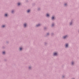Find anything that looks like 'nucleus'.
Wrapping results in <instances>:
<instances>
[{
	"instance_id": "obj_20",
	"label": "nucleus",
	"mask_w": 79,
	"mask_h": 79,
	"mask_svg": "<svg viewBox=\"0 0 79 79\" xmlns=\"http://www.w3.org/2000/svg\"><path fill=\"white\" fill-rule=\"evenodd\" d=\"M47 35H48V33L47 34Z\"/></svg>"
},
{
	"instance_id": "obj_11",
	"label": "nucleus",
	"mask_w": 79,
	"mask_h": 79,
	"mask_svg": "<svg viewBox=\"0 0 79 79\" xmlns=\"http://www.w3.org/2000/svg\"><path fill=\"white\" fill-rule=\"evenodd\" d=\"M5 16H7V14H5Z\"/></svg>"
},
{
	"instance_id": "obj_7",
	"label": "nucleus",
	"mask_w": 79,
	"mask_h": 79,
	"mask_svg": "<svg viewBox=\"0 0 79 79\" xmlns=\"http://www.w3.org/2000/svg\"><path fill=\"white\" fill-rule=\"evenodd\" d=\"M30 11V10H28L27 11V13H29V12Z\"/></svg>"
},
{
	"instance_id": "obj_18",
	"label": "nucleus",
	"mask_w": 79,
	"mask_h": 79,
	"mask_svg": "<svg viewBox=\"0 0 79 79\" xmlns=\"http://www.w3.org/2000/svg\"><path fill=\"white\" fill-rule=\"evenodd\" d=\"M65 6H66V4H65Z\"/></svg>"
},
{
	"instance_id": "obj_1",
	"label": "nucleus",
	"mask_w": 79,
	"mask_h": 79,
	"mask_svg": "<svg viewBox=\"0 0 79 79\" xmlns=\"http://www.w3.org/2000/svg\"><path fill=\"white\" fill-rule=\"evenodd\" d=\"M54 55L55 56H56V55H57V54L56 53H54Z\"/></svg>"
},
{
	"instance_id": "obj_10",
	"label": "nucleus",
	"mask_w": 79,
	"mask_h": 79,
	"mask_svg": "<svg viewBox=\"0 0 79 79\" xmlns=\"http://www.w3.org/2000/svg\"><path fill=\"white\" fill-rule=\"evenodd\" d=\"M54 17H52V19H54Z\"/></svg>"
},
{
	"instance_id": "obj_5",
	"label": "nucleus",
	"mask_w": 79,
	"mask_h": 79,
	"mask_svg": "<svg viewBox=\"0 0 79 79\" xmlns=\"http://www.w3.org/2000/svg\"><path fill=\"white\" fill-rule=\"evenodd\" d=\"M46 16L47 17H48V16H49V15H48V14H47L46 15Z\"/></svg>"
},
{
	"instance_id": "obj_13",
	"label": "nucleus",
	"mask_w": 79,
	"mask_h": 79,
	"mask_svg": "<svg viewBox=\"0 0 79 79\" xmlns=\"http://www.w3.org/2000/svg\"><path fill=\"white\" fill-rule=\"evenodd\" d=\"M3 54H4L5 53V52H2Z\"/></svg>"
},
{
	"instance_id": "obj_2",
	"label": "nucleus",
	"mask_w": 79,
	"mask_h": 79,
	"mask_svg": "<svg viewBox=\"0 0 79 79\" xmlns=\"http://www.w3.org/2000/svg\"><path fill=\"white\" fill-rule=\"evenodd\" d=\"M66 37H67V36H64L63 37V38L64 39H66Z\"/></svg>"
},
{
	"instance_id": "obj_6",
	"label": "nucleus",
	"mask_w": 79,
	"mask_h": 79,
	"mask_svg": "<svg viewBox=\"0 0 79 79\" xmlns=\"http://www.w3.org/2000/svg\"><path fill=\"white\" fill-rule=\"evenodd\" d=\"M26 26H27V25L26 24H24V27H26Z\"/></svg>"
},
{
	"instance_id": "obj_14",
	"label": "nucleus",
	"mask_w": 79,
	"mask_h": 79,
	"mask_svg": "<svg viewBox=\"0 0 79 79\" xmlns=\"http://www.w3.org/2000/svg\"><path fill=\"white\" fill-rule=\"evenodd\" d=\"M13 12H14V11L12 10V13H13Z\"/></svg>"
},
{
	"instance_id": "obj_19",
	"label": "nucleus",
	"mask_w": 79,
	"mask_h": 79,
	"mask_svg": "<svg viewBox=\"0 0 79 79\" xmlns=\"http://www.w3.org/2000/svg\"><path fill=\"white\" fill-rule=\"evenodd\" d=\"M29 69L31 68V67H29Z\"/></svg>"
},
{
	"instance_id": "obj_3",
	"label": "nucleus",
	"mask_w": 79,
	"mask_h": 79,
	"mask_svg": "<svg viewBox=\"0 0 79 79\" xmlns=\"http://www.w3.org/2000/svg\"><path fill=\"white\" fill-rule=\"evenodd\" d=\"M68 44H66L65 45L66 47H68Z\"/></svg>"
},
{
	"instance_id": "obj_9",
	"label": "nucleus",
	"mask_w": 79,
	"mask_h": 79,
	"mask_svg": "<svg viewBox=\"0 0 79 79\" xmlns=\"http://www.w3.org/2000/svg\"><path fill=\"white\" fill-rule=\"evenodd\" d=\"M5 27V25H3L2 26V27Z\"/></svg>"
},
{
	"instance_id": "obj_16",
	"label": "nucleus",
	"mask_w": 79,
	"mask_h": 79,
	"mask_svg": "<svg viewBox=\"0 0 79 79\" xmlns=\"http://www.w3.org/2000/svg\"><path fill=\"white\" fill-rule=\"evenodd\" d=\"M74 63V62H72V64H73Z\"/></svg>"
},
{
	"instance_id": "obj_12",
	"label": "nucleus",
	"mask_w": 79,
	"mask_h": 79,
	"mask_svg": "<svg viewBox=\"0 0 79 79\" xmlns=\"http://www.w3.org/2000/svg\"><path fill=\"white\" fill-rule=\"evenodd\" d=\"M20 50H22V48H20Z\"/></svg>"
},
{
	"instance_id": "obj_8",
	"label": "nucleus",
	"mask_w": 79,
	"mask_h": 79,
	"mask_svg": "<svg viewBox=\"0 0 79 79\" xmlns=\"http://www.w3.org/2000/svg\"><path fill=\"white\" fill-rule=\"evenodd\" d=\"M21 5V3H18V5Z\"/></svg>"
},
{
	"instance_id": "obj_15",
	"label": "nucleus",
	"mask_w": 79,
	"mask_h": 79,
	"mask_svg": "<svg viewBox=\"0 0 79 79\" xmlns=\"http://www.w3.org/2000/svg\"><path fill=\"white\" fill-rule=\"evenodd\" d=\"M72 24V22H71V23H70V25H71Z\"/></svg>"
},
{
	"instance_id": "obj_17",
	"label": "nucleus",
	"mask_w": 79,
	"mask_h": 79,
	"mask_svg": "<svg viewBox=\"0 0 79 79\" xmlns=\"http://www.w3.org/2000/svg\"><path fill=\"white\" fill-rule=\"evenodd\" d=\"M54 25L53 24H52V26H53Z\"/></svg>"
},
{
	"instance_id": "obj_4",
	"label": "nucleus",
	"mask_w": 79,
	"mask_h": 79,
	"mask_svg": "<svg viewBox=\"0 0 79 79\" xmlns=\"http://www.w3.org/2000/svg\"><path fill=\"white\" fill-rule=\"evenodd\" d=\"M40 24H38V25H37L36 26V27H38L39 26H40Z\"/></svg>"
}]
</instances>
